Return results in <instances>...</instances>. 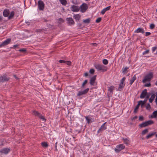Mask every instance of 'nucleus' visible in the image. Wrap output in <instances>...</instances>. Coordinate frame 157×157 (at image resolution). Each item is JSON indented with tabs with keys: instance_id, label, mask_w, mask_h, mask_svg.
<instances>
[{
	"instance_id": "f257e3e1",
	"label": "nucleus",
	"mask_w": 157,
	"mask_h": 157,
	"mask_svg": "<svg viewBox=\"0 0 157 157\" xmlns=\"http://www.w3.org/2000/svg\"><path fill=\"white\" fill-rule=\"evenodd\" d=\"M94 67L98 71H101L102 72H104L107 70V67L102 64L95 63L94 64Z\"/></svg>"
},
{
	"instance_id": "f03ea898",
	"label": "nucleus",
	"mask_w": 157,
	"mask_h": 157,
	"mask_svg": "<svg viewBox=\"0 0 157 157\" xmlns=\"http://www.w3.org/2000/svg\"><path fill=\"white\" fill-rule=\"evenodd\" d=\"M153 77V73L152 72H149L144 78L142 82L145 83L146 82H150Z\"/></svg>"
},
{
	"instance_id": "7ed1b4c3",
	"label": "nucleus",
	"mask_w": 157,
	"mask_h": 157,
	"mask_svg": "<svg viewBox=\"0 0 157 157\" xmlns=\"http://www.w3.org/2000/svg\"><path fill=\"white\" fill-rule=\"evenodd\" d=\"M126 79V78L125 77H123L120 81V83L119 84V86L118 87V89L121 91V90H122V88H124L125 85V80Z\"/></svg>"
},
{
	"instance_id": "20e7f679",
	"label": "nucleus",
	"mask_w": 157,
	"mask_h": 157,
	"mask_svg": "<svg viewBox=\"0 0 157 157\" xmlns=\"http://www.w3.org/2000/svg\"><path fill=\"white\" fill-rule=\"evenodd\" d=\"M10 147H5L0 150V153L1 154L7 155L10 151Z\"/></svg>"
},
{
	"instance_id": "39448f33",
	"label": "nucleus",
	"mask_w": 157,
	"mask_h": 157,
	"mask_svg": "<svg viewBox=\"0 0 157 157\" xmlns=\"http://www.w3.org/2000/svg\"><path fill=\"white\" fill-rule=\"evenodd\" d=\"M124 148L125 146L123 144H121L118 145L116 146V147L115 149V151L116 152H118L121 150L124 149Z\"/></svg>"
},
{
	"instance_id": "423d86ee",
	"label": "nucleus",
	"mask_w": 157,
	"mask_h": 157,
	"mask_svg": "<svg viewBox=\"0 0 157 157\" xmlns=\"http://www.w3.org/2000/svg\"><path fill=\"white\" fill-rule=\"evenodd\" d=\"M38 8L40 10H43L44 7V4L42 0H40L38 2Z\"/></svg>"
},
{
	"instance_id": "0eeeda50",
	"label": "nucleus",
	"mask_w": 157,
	"mask_h": 157,
	"mask_svg": "<svg viewBox=\"0 0 157 157\" xmlns=\"http://www.w3.org/2000/svg\"><path fill=\"white\" fill-rule=\"evenodd\" d=\"M88 7V6L86 4L83 3L80 6L81 12L82 13H84L86 11Z\"/></svg>"
},
{
	"instance_id": "6e6552de",
	"label": "nucleus",
	"mask_w": 157,
	"mask_h": 157,
	"mask_svg": "<svg viewBox=\"0 0 157 157\" xmlns=\"http://www.w3.org/2000/svg\"><path fill=\"white\" fill-rule=\"evenodd\" d=\"M66 21H67V24L71 26L75 24V22L71 17L67 18Z\"/></svg>"
},
{
	"instance_id": "1a4fd4ad",
	"label": "nucleus",
	"mask_w": 157,
	"mask_h": 157,
	"mask_svg": "<svg viewBox=\"0 0 157 157\" xmlns=\"http://www.w3.org/2000/svg\"><path fill=\"white\" fill-rule=\"evenodd\" d=\"M11 41V39L10 38H8L6 40H5L2 43L0 44V47H2V46H6L9 44Z\"/></svg>"
},
{
	"instance_id": "9d476101",
	"label": "nucleus",
	"mask_w": 157,
	"mask_h": 157,
	"mask_svg": "<svg viewBox=\"0 0 157 157\" xmlns=\"http://www.w3.org/2000/svg\"><path fill=\"white\" fill-rule=\"evenodd\" d=\"M106 123V122H105L102 125H101L100 128H99L97 131V133H98L101 132L105 130L107 128L106 126L105 125Z\"/></svg>"
},
{
	"instance_id": "9b49d317",
	"label": "nucleus",
	"mask_w": 157,
	"mask_h": 157,
	"mask_svg": "<svg viewBox=\"0 0 157 157\" xmlns=\"http://www.w3.org/2000/svg\"><path fill=\"white\" fill-rule=\"evenodd\" d=\"M96 75H94L91 77L90 80V84L91 86L95 85V81Z\"/></svg>"
},
{
	"instance_id": "f8f14e48",
	"label": "nucleus",
	"mask_w": 157,
	"mask_h": 157,
	"mask_svg": "<svg viewBox=\"0 0 157 157\" xmlns=\"http://www.w3.org/2000/svg\"><path fill=\"white\" fill-rule=\"evenodd\" d=\"M9 78L5 75L0 76V82H3L9 80Z\"/></svg>"
},
{
	"instance_id": "ddd939ff",
	"label": "nucleus",
	"mask_w": 157,
	"mask_h": 157,
	"mask_svg": "<svg viewBox=\"0 0 157 157\" xmlns=\"http://www.w3.org/2000/svg\"><path fill=\"white\" fill-rule=\"evenodd\" d=\"M134 33H141L143 34L145 33V31L143 28H139L134 31Z\"/></svg>"
},
{
	"instance_id": "4468645a",
	"label": "nucleus",
	"mask_w": 157,
	"mask_h": 157,
	"mask_svg": "<svg viewBox=\"0 0 157 157\" xmlns=\"http://www.w3.org/2000/svg\"><path fill=\"white\" fill-rule=\"evenodd\" d=\"M71 11L74 12H77L79 10V9L78 6L74 5L71 6Z\"/></svg>"
},
{
	"instance_id": "2eb2a0df",
	"label": "nucleus",
	"mask_w": 157,
	"mask_h": 157,
	"mask_svg": "<svg viewBox=\"0 0 157 157\" xmlns=\"http://www.w3.org/2000/svg\"><path fill=\"white\" fill-rule=\"evenodd\" d=\"M87 123L89 124L90 123L93 122L94 121V118L90 117V116H86L85 117Z\"/></svg>"
},
{
	"instance_id": "dca6fc26",
	"label": "nucleus",
	"mask_w": 157,
	"mask_h": 157,
	"mask_svg": "<svg viewBox=\"0 0 157 157\" xmlns=\"http://www.w3.org/2000/svg\"><path fill=\"white\" fill-rule=\"evenodd\" d=\"M10 13L9 10L8 9H5L4 10L3 14L5 17H8Z\"/></svg>"
},
{
	"instance_id": "f3484780",
	"label": "nucleus",
	"mask_w": 157,
	"mask_h": 157,
	"mask_svg": "<svg viewBox=\"0 0 157 157\" xmlns=\"http://www.w3.org/2000/svg\"><path fill=\"white\" fill-rule=\"evenodd\" d=\"M147 94V90L146 89H145L144 90L142 91V92L140 97L141 98H144L146 96Z\"/></svg>"
},
{
	"instance_id": "a211bd4d",
	"label": "nucleus",
	"mask_w": 157,
	"mask_h": 157,
	"mask_svg": "<svg viewBox=\"0 0 157 157\" xmlns=\"http://www.w3.org/2000/svg\"><path fill=\"white\" fill-rule=\"evenodd\" d=\"M111 6H108V7L103 9L101 12V13L102 14H104L105 13V12L110 9Z\"/></svg>"
},
{
	"instance_id": "6ab92c4d",
	"label": "nucleus",
	"mask_w": 157,
	"mask_h": 157,
	"mask_svg": "<svg viewBox=\"0 0 157 157\" xmlns=\"http://www.w3.org/2000/svg\"><path fill=\"white\" fill-rule=\"evenodd\" d=\"M136 75H135L133 76L131 80H130L129 81V84L130 85H131L133 84V83L136 80Z\"/></svg>"
},
{
	"instance_id": "aec40b11",
	"label": "nucleus",
	"mask_w": 157,
	"mask_h": 157,
	"mask_svg": "<svg viewBox=\"0 0 157 157\" xmlns=\"http://www.w3.org/2000/svg\"><path fill=\"white\" fill-rule=\"evenodd\" d=\"M74 17L76 21H79L80 19L81 16L79 14H77L74 15Z\"/></svg>"
},
{
	"instance_id": "412c9836",
	"label": "nucleus",
	"mask_w": 157,
	"mask_h": 157,
	"mask_svg": "<svg viewBox=\"0 0 157 157\" xmlns=\"http://www.w3.org/2000/svg\"><path fill=\"white\" fill-rule=\"evenodd\" d=\"M32 114L36 116H37L38 117H39L41 115L40 113H39L38 111H33Z\"/></svg>"
},
{
	"instance_id": "4be33fe9",
	"label": "nucleus",
	"mask_w": 157,
	"mask_h": 157,
	"mask_svg": "<svg viewBox=\"0 0 157 157\" xmlns=\"http://www.w3.org/2000/svg\"><path fill=\"white\" fill-rule=\"evenodd\" d=\"M155 94H152L151 95V97L149 99V102L150 103L152 102L154 100L155 98Z\"/></svg>"
},
{
	"instance_id": "5701e85b",
	"label": "nucleus",
	"mask_w": 157,
	"mask_h": 157,
	"mask_svg": "<svg viewBox=\"0 0 157 157\" xmlns=\"http://www.w3.org/2000/svg\"><path fill=\"white\" fill-rule=\"evenodd\" d=\"M14 12L13 11H11L10 14V15L9 16H8V19H12L13 17L14 16Z\"/></svg>"
},
{
	"instance_id": "b1692460",
	"label": "nucleus",
	"mask_w": 157,
	"mask_h": 157,
	"mask_svg": "<svg viewBox=\"0 0 157 157\" xmlns=\"http://www.w3.org/2000/svg\"><path fill=\"white\" fill-rule=\"evenodd\" d=\"M60 3L63 6H66L67 4L66 0H59Z\"/></svg>"
},
{
	"instance_id": "393cba45",
	"label": "nucleus",
	"mask_w": 157,
	"mask_h": 157,
	"mask_svg": "<svg viewBox=\"0 0 157 157\" xmlns=\"http://www.w3.org/2000/svg\"><path fill=\"white\" fill-rule=\"evenodd\" d=\"M156 133L155 132H153L151 133H150L146 137V138L147 139H148L150 138H151L152 136L154 135L155 133Z\"/></svg>"
},
{
	"instance_id": "a878e982",
	"label": "nucleus",
	"mask_w": 157,
	"mask_h": 157,
	"mask_svg": "<svg viewBox=\"0 0 157 157\" xmlns=\"http://www.w3.org/2000/svg\"><path fill=\"white\" fill-rule=\"evenodd\" d=\"M157 116V110L154 111L151 116V117L154 118L156 117Z\"/></svg>"
},
{
	"instance_id": "bb28decb",
	"label": "nucleus",
	"mask_w": 157,
	"mask_h": 157,
	"mask_svg": "<svg viewBox=\"0 0 157 157\" xmlns=\"http://www.w3.org/2000/svg\"><path fill=\"white\" fill-rule=\"evenodd\" d=\"M41 145L44 147H48V145L47 142H44L41 143Z\"/></svg>"
},
{
	"instance_id": "cd10ccee",
	"label": "nucleus",
	"mask_w": 157,
	"mask_h": 157,
	"mask_svg": "<svg viewBox=\"0 0 157 157\" xmlns=\"http://www.w3.org/2000/svg\"><path fill=\"white\" fill-rule=\"evenodd\" d=\"M145 122H146L147 126L149 125L152 124L154 123V122L152 120H149L148 121H145Z\"/></svg>"
},
{
	"instance_id": "c85d7f7f",
	"label": "nucleus",
	"mask_w": 157,
	"mask_h": 157,
	"mask_svg": "<svg viewBox=\"0 0 157 157\" xmlns=\"http://www.w3.org/2000/svg\"><path fill=\"white\" fill-rule=\"evenodd\" d=\"M148 132V130L147 129H146L143 130L141 132V134L142 135H144Z\"/></svg>"
},
{
	"instance_id": "c756f323",
	"label": "nucleus",
	"mask_w": 157,
	"mask_h": 157,
	"mask_svg": "<svg viewBox=\"0 0 157 157\" xmlns=\"http://www.w3.org/2000/svg\"><path fill=\"white\" fill-rule=\"evenodd\" d=\"M90 19L88 18L83 21V22L85 23H90Z\"/></svg>"
},
{
	"instance_id": "7c9ffc66",
	"label": "nucleus",
	"mask_w": 157,
	"mask_h": 157,
	"mask_svg": "<svg viewBox=\"0 0 157 157\" xmlns=\"http://www.w3.org/2000/svg\"><path fill=\"white\" fill-rule=\"evenodd\" d=\"M140 104H138L134 109V113H136L138 111V109L139 107Z\"/></svg>"
},
{
	"instance_id": "2f4dec72",
	"label": "nucleus",
	"mask_w": 157,
	"mask_h": 157,
	"mask_svg": "<svg viewBox=\"0 0 157 157\" xmlns=\"http://www.w3.org/2000/svg\"><path fill=\"white\" fill-rule=\"evenodd\" d=\"M123 140L124 141V143L125 144H129V140L127 138H123Z\"/></svg>"
},
{
	"instance_id": "473e14b6",
	"label": "nucleus",
	"mask_w": 157,
	"mask_h": 157,
	"mask_svg": "<svg viewBox=\"0 0 157 157\" xmlns=\"http://www.w3.org/2000/svg\"><path fill=\"white\" fill-rule=\"evenodd\" d=\"M139 126L141 127H145L147 126L145 122H144L139 125Z\"/></svg>"
},
{
	"instance_id": "72a5a7b5",
	"label": "nucleus",
	"mask_w": 157,
	"mask_h": 157,
	"mask_svg": "<svg viewBox=\"0 0 157 157\" xmlns=\"http://www.w3.org/2000/svg\"><path fill=\"white\" fill-rule=\"evenodd\" d=\"M102 63L104 65H107L108 63V61L106 59H104L102 60Z\"/></svg>"
},
{
	"instance_id": "f704fd0d",
	"label": "nucleus",
	"mask_w": 157,
	"mask_h": 157,
	"mask_svg": "<svg viewBox=\"0 0 157 157\" xmlns=\"http://www.w3.org/2000/svg\"><path fill=\"white\" fill-rule=\"evenodd\" d=\"M39 117L43 121H44V122H45L46 121V119L44 117V116H42L41 114L39 116Z\"/></svg>"
},
{
	"instance_id": "c9c22d12",
	"label": "nucleus",
	"mask_w": 157,
	"mask_h": 157,
	"mask_svg": "<svg viewBox=\"0 0 157 157\" xmlns=\"http://www.w3.org/2000/svg\"><path fill=\"white\" fill-rule=\"evenodd\" d=\"M84 94L83 93L82 91H79L78 92V94H77V96H80L82 95H84Z\"/></svg>"
},
{
	"instance_id": "e433bc0d",
	"label": "nucleus",
	"mask_w": 157,
	"mask_h": 157,
	"mask_svg": "<svg viewBox=\"0 0 157 157\" xmlns=\"http://www.w3.org/2000/svg\"><path fill=\"white\" fill-rule=\"evenodd\" d=\"M114 86H111L108 89V90L110 92L112 93L113 90H114Z\"/></svg>"
},
{
	"instance_id": "4c0bfd02",
	"label": "nucleus",
	"mask_w": 157,
	"mask_h": 157,
	"mask_svg": "<svg viewBox=\"0 0 157 157\" xmlns=\"http://www.w3.org/2000/svg\"><path fill=\"white\" fill-rule=\"evenodd\" d=\"M89 88H87L82 91H83V94H85L88 93V92L89 91Z\"/></svg>"
},
{
	"instance_id": "58836bf2",
	"label": "nucleus",
	"mask_w": 157,
	"mask_h": 157,
	"mask_svg": "<svg viewBox=\"0 0 157 157\" xmlns=\"http://www.w3.org/2000/svg\"><path fill=\"white\" fill-rule=\"evenodd\" d=\"M128 67H126L124 69H123L122 73H125L126 72L127 70L128 69Z\"/></svg>"
},
{
	"instance_id": "ea45409f",
	"label": "nucleus",
	"mask_w": 157,
	"mask_h": 157,
	"mask_svg": "<svg viewBox=\"0 0 157 157\" xmlns=\"http://www.w3.org/2000/svg\"><path fill=\"white\" fill-rule=\"evenodd\" d=\"M138 104H140V105H141V107H142L144 105V103H143V102L142 101H139L138 102Z\"/></svg>"
},
{
	"instance_id": "a19ab883",
	"label": "nucleus",
	"mask_w": 157,
	"mask_h": 157,
	"mask_svg": "<svg viewBox=\"0 0 157 157\" xmlns=\"http://www.w3.org/2000/svg\"><path fill=\"white\" fill-rule=\"evenodd\" d=\"M19 51L20 52H25L26 51V49L25 48H22L19 50Z\"/></svg>"
},
{
	"instance_id": "79ce46f5",
	"label": "nucleus",
	"mask_w": 157,
	"mask_h": 157,
	"mask_svg": "<svg viewBox=\"0 0 157 157\" xmlns=\"http://www.w3.org/2000/svg\"><path fill=\"white\" fill-rule=\"evenodd\" d=\"M146 109L148 110H149L150 109L151 107L150 106V105L149 103H148L147 106H146Z\"/></svg>"
},
{
	"instance_id": "37998d69",
	"label": "nucleus",
	"mask_w": 157,
	"mask_h": 157,
	"mask_svg": "<svg viewBox=\"0 0 157 157\" xmlns=\"http://www.w3.org/2000/svg\"><path fill=\"white\" fill-rule=\"evenodd\" d=\"M65 64H66L68 66H71V62L70 61H66Z\"/></svg>"
},
{
	"instance_id": "c03bdc74",
	"label": "nucleus",
	"mask_w": 157,
	"mask_h": 157,
	"mask_svg": "<svg viewBox=\"0 0 157 157\" xmlns=\"http://www.w3.org/2000/svg\"><path fill=\"white\" fill-rule=\"evenodd\" d=\"M87 80H85L82 84V88L83 87H84V85L87 83Z\"/></svg>"
},
{
	"instance_id": "a18cd8bd",
	"label": "nucleus",
	"mask_w": 157,
	"mask_h": 157,
	"mask_svg": "<svg viewBox=\"0 0 157 157\" xmlns=\"http://www.w3.org/2000/svg\"><path fill=\"white\" fill-rule=\"evenodd\" d=\"M101 20V17H98L96 20V22L97 23H99Z\"/></svg>"
},
{
	"instance_id": "49530a36",
	"label": "nucleus",
	"mask_w": 157,
	"mask_h": 157,
	"mask_svg": "<svg viewBox=\"0 0 157 157\" xmlns=\"http://www.w3.org/2000/svg\"><path fill=\"white\" fill-rule=\"evenodd\" d=\"M149 50H146V51H144L143 53V55H144L147 54H148L149 52Z\"/></svg>"
},
{
	"instance_id": "de8ad7c7",
	"label": "nucleus",
	"mask_w": 157,
	"mask_h": 157,
	"mask_svg": "<svg viewBox=\"0 0 157 157\" xmlns=\"http://www.w3.org/2000/svg\"><path fill=\"white\" fill-rule=\"evenodd\" d=\"M94 71H95L94 69H91L90 70L89 72L90 74H93L94 73Z\"/></svg>"
},
{
	"instance_id": "09e8293b",
	"label": "nucleus",
	"mask_w": 157,
	"mask_h": 157,
	"mask_svg": "<svg viewBox=\"0 0 157 157\" xmlns=\"http://www.w3.org/2000/svg\"><path fill=\"white\" fill-rule=\"evenodd\" d=\"M157 47L156 46L153 47L152 48V52H154L157 49Z\"/></svg>"
},
{
	"instance_id": "8fccbe9b",
	"label": "nucleus",
	"mask_w": 157,
	"mask_h": 157,
	"mask_svg": "<svg viewBox=\"0 0 157 157\" xmlns=\"http://www.w3.org/2000/svg\"><path fill=\"white\" fill-rule=\"evenodd\" d=\"M155 27V25L154 24H152L150 25V28L151 29H153Z\"/></svg>"
},
{
	"instance_id": "3c124183",
	"label": "nucleus",
	"mask_w": 157,
	"mask_h": 157,
	"mask_svg": "<svg viewBox=\"0 0 157 157\" xmlns=\"http://www.w3.org/2000/svg\"><path fill=\"white\" fill-rule=\"evenodd\" d=\"M59 62L60 63H65L66 62V61L63 60H60L59 61Z\"/></svg>"
},
{
	"instance_id": "603ef678",
	"label": "nucleus",
	"mask_w": 157,
	"mask_h": 157,
	"mask_svg": "<svg viewBox=\"0 0 157 157\" xmlns=\"http://www.w3.org/2000/svg\"><path fill=\"white\" fill-rule=\"evenodd\" d=\"M139 120L140 121H143L144 120V117L142 116H140L139 117Z\"/></svg>"
},
{
	"instance_id": "864d4df0",
	"label": "nucleus",
	"mask_w": 157,
	"mask_h": 157,
	"mask_svg": "<svg viewBox=\"0 0 157 157\" xmlns=\"http://www.w3.org/2000/svg\"><path fill=\"white\" fill-rule=\"evenodd\" d=\"M151 34V33L149 32H146L145 33V36H147L150 35Z\"/></svg>"
},
{
	"instance_id": "5fc2aeb1",
	"label": "nucleus",
	"mask_w": 157,
	"mask_h": 157,
	"mask_svg": "<svg viewBox=\"0 0 157 157\" xmlns=\"http://www.w3.org/2000/svg\"><path fill=\"white\" fill-rule=\"evenodd\" d=\"M151 84L150 83H148L145 84L144 85V86L145 87H150L151 86Z\"/></svg>"
},
{
	"instance_id": "6e6d98bb",
	"label": "nucleus",
	"mask_w": 157,
	"mask_h": 157,
	"mask_svg": "<svg viewBox=\"0 0 157 157\" xmlns=\"http://www.w3.org/2000/svg\"><path fill=\"white\" fill-rule=\"evenodd\" d=\"M138 118L137 117V116H135L134 117H133L132 120H135L137 119Z\"/></svg>"
},
{
	"instance_id": "4d7b16f0",
	"label": "nucleus",
	"mask_w": 157,
	"mask_h": 157,
	"mask_svg": "<svg viewBox=\"0 0 157 157\" xmlns=\"http://www.w3.org/2000/svg\"><path fill=\"white\" fill-rule=\"evenodd\" d=\"M85 76L87 77L88 75V74L87 72H86L84 74Z\"/></svg>"
},
{
	"instance_id": "13d9d810",
	"label": "nucleus",
	"mask_w": 157,
	"mask_h": 157,
	"mask_svg": "<svg viewBox=\"0 0 157 157\" xmlns=\"http://www.w3.org/2000/svg\"><path fill=\"white\" fill-rule=\"evenodd\" d=\"M59 21L62 22H63L64 21V20L62 18H59Z\"/></svg>"
},
{
	"instance_id": "bf43d9fd",
	"label": "nucleus",
	"mask_w": 157,
	"mask_h": 157,
	"mask_svg": "<svg viewBox=\"0 0 157 157\" xmlns=\"http://www.w3.org/2000/svg\"><path fill=\"white\" fill-rule=\"evenodd\" d=\"M18 45L17 44H16V45H14L13 46V47L16 48L17 47H18Z\"/></svg>"
},
{
	"instance_id": "052dcab7",
	"label": "nucleus",
	"mask_w": 157,
	"mask_h": 157,
	"mask_svg": "<svg viewBox=\"0 0 157 157\" xmlns=\"http://www.w3.org/2000/svg\"><path fill=\"white\" fill-rule=\"evenodd\" d=\"M2 16H0V21H2Z\"/></svg>"
},
{
	"instance_id": "680f3d73",
	"label": "nucleus",
	"mask_w": 157,
	"mask_h": 157,
	"mask_svg": "<svg viewBox=\"0 0 157 157\" xmlns=\"http://www.w3.org/2000/svg\"><path fill=\"white\" fill-rule=\"evenodd\" d=\"M143 101V103H144V104L146 102V100H144V101Z\"/></svg>"
},
{
	"instance_id": "e2e57ef3",
	"label": "nucleus",
	"mask_w": 157,
	"mask_h": 157,
	"mask_svg": "<svg viewBox=\"0 0 157 157\" xmlns=\"http://www.w3.org/2000/svg\"><path fill=\"white\" fill-rule=\"evenodd\" d=\"M26 23L27 24H28V25H29L30 22H28V21H27V22H26Z\"/></svg>"
},
{
	"instance_id": "0e129e2a",
	"label": "nucleus",
	"mask_w": 157,
	"mask_h": 157,
	"mask_svg": "<svg viewBox=\"0 0 157 157\" xmlns=\"http://www.w3.org/2000/svg\"><path fill=\"white\" fill-rule=\"evenodd\" d=\"M157 101V97L156 96V98L155 99V101Z\"/></svg>"
},
{
	"instance_id": "69168bd1",
	"label": "nucleus",
	"mask_w": 157,
	"mask_h": 157,
	"mask_svg": "<svg viewBox=\"0 0 157 157\" xmlns=\"http://www.w3.org/2000/svg\"><path fill=\"white\" fill-rule=\"evenodd\" d=\"M155 103H156V105H157V101H155Z\"/></svg>"
},
{
	"instance_id": "338daca9",
	"label": "nucleus",
	"mask_w": 157,
	"mask_h": 157,
	"mask_svg": "<svg viewBox=\"0 0 157 157\" xmlns=\"http://www.w3.org/2000/svg\"><path fill=\"white\" fill-rule=\"evenodd\" d=\"M156 137H157V134L156 135Z\"/></svg>"
},
{
	"instance_id": "774afa93",
	"label": "nucleus",
	"mask_w": 157,
	"mask_h": 157,
	"mask_svg": "<svg viewBox=\"0 0 157 157\" xmlns=\"http://www.w3.org/2000/svg\"><path fill=\"white\" fill-rule=\"evenodd\" d=\"M156 96L157 97V92H156Z\"/></svg>"
}]
</instances>
